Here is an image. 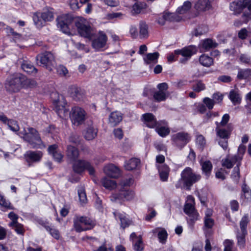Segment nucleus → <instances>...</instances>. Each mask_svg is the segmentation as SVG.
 <instances>
[{"label":"nucleus","mask_w":251,"mask_h":251,"mask_svg":"<svg viewBox=\"0 0 251 251\" xmlns=\"http://www.w3.org/2000/svg\"><path fill=\"white\" fill-rule=\"evenodd\" d=\"M95 226V221L88 217H76L74 219V226L78 232L92 229Z\"/></svg>","instance_id":"nucleus-3"},{"label":"nucleus","mask_w":251,"mask_h":251,"mask_svg":"<svg viewBox=\"0 0 251 251\" xmlns=\"http://www.w3.org/2000/svg\"><path fill=\"white\" fill-rule=\"evenodd\" d=\"M102 185L106 189L112 190L116 188V182L115 180H111L107 177L103 178L101 180Z\"/></svg>","instance_id":"nucleus-31"},{"label":"nucleus","mask_w":251,"mask_h":251,"mask_svg":"<svg viewBox=\"0 0 251 251\" xmlns=\"http://www.w3.org/2000/svg\"><path fill=\"white\" fill-rule=\"evenodd\" d=\"M0 205L10 209H14V207L11 205L10 203L6 201L3 196H0Z\"/></svg>","instance_id":"nucleus-55"},{"label":"nucleus","mask_w":251,"mask_h":251,"mask_svg":"<svg viewBox=\"0 0 251 251\" xmlns=\"http://www.w3.org/2000/svg\"><path fill=\"white\" fill-rule=\"evenodd\" d=\"M143 241L141 236H139L137 240L134 243V249L137 251L143 250Z\"/></svg>","instance_id":"nucleus-50"},{"label":"nucleus","mask_w":251,"mask_h":251,"mask_svg":"<svg viewBox=\"0 0 251 251\" xmlns=\"http://www.w3.org/2000/svg\"><path fill=\"white\" fill-rule=\"evenodd\" d=\"M184 212L189 217L188 222L192 225L198 219L199 214L193 203H186L184 206Z\"/></svg>","instance_id":"nucleus-11"},{"label":"nucleus","mask_w":251,"mask_h":251,"mask_svg":"<svg viewBox=\"0 0 251 251\" xmlns=\"http://www.w3.org/2000/svg\"><path fill=\"white\" fill-rule=\"evenodd\" d=\"M199 61L202 65L205 67H209L213 63V59L205 54H202L200 57Z\"/></svg>","instance_id":"nucleus-32"},{"label":"nucleus","mask_w":251,"mask_h":251,"mask_svg":"<svg viewBox=\"0 0 251 251\" xmlns=\"http://www.w3.org/2000/svg\"><path fill=\"white\" fill-rule=\"evenodd\" d=\"M156 131L162 137H165L170 133L169 128H166L164 126L156 127Z\"/></svg>","instance_id":"nucleus-46"},{"label":"nucleus","mask_w":251,"mask_h":251,"mask_svg":"<svg viewBox=\"0 0 251 251\" xmlns=\"http://www.w3.org/2000/svg\"><path fill=\"white\" fill-rule=\"evenodd\" d=\"M191 2L189 1H186L184 2L183 5L181 7L177 8V12L180 14H184L191 8Z\"/></svg>","instance_id":"nucleus-38"},{"label":"nucleus","mask_w":251,"mask_h":251,"mask_svg":"<svg viewBox=\"0 0 251 251\" xmlns=\"http://www.w3.org/2000/svg\"><path fill=\"white\" fill-rule=\"evenodd\" d=\"M119 217L121 221V226L123 229H125L131 224V221L126 218L124 215L120 214Z\"/></svg>","instance_id":"nucleus-43"},{"label":"nucleus","mask_w":251,"mask_h":251,"mask_svg":"<svg viewBox=\"0 0 251 251\" xmlns=\"http://www.w3.org/2000/svg\"><path fill=\"white\" fill-rule=\"evenodd\" d=\"M78 194L80 202L84 204L86 203L87 202V199L86 193L83 188H81L78 190Z\"/></svg>","instance_id":"nucleus-47"},{"label":"nucleus","mask_w":251,"mask_h":251,"mask_svg":"<svg viewBox=\"0 0 251 251\" xmlns=\"http://www.w3.org/2000/svg\"><path fill=\"white\" fill-rule=\"evenodd\" d=\"M201 165L202 172L205 174L206 175L208 176L212 169V164L209 160L205 161H201Z\"/></svg>","instance_id":"nucleus-34"},{"label":"nucleus","mask_w":251,"mask_h":251,"mask_svg":"<svg viewBox=\"0 0 251 251\" xmlns=\"http://www.w3.org/2000/svg\"><path fill=\"white\" fill-rule=\"evenodd\" d=\"M160 179L162 181H166L169 174L170 169L165 164H161L157 166Z\"/></svg>","instance_id":"nucleus-25"},{"label":"nucleus","mask_w":251,"mask_h":251,"mask_svg":"<svg viewBox=\"0 0 251 251\" xmlns=\"http://www.w3.org/2000/svg\"><path fill=\"white\" fill-rule=\"evenodd\" d=\"M214 220L209 217H205L204 218V226L208 228H211L214 225Z\"/></svg>","instance_id":"nucleus-62"},{"label":"nucleus","mask_w":251,"mask_h":251,"mask_svg":"<svg viewBox=\"0 0 251 251\" xmlns=\"http://www.w3.org/2000/svg\"><path fill=\"white\" fill-rule=\"evenodd\" d=\"M163 18L166 21L170 22H178L179 21V17L177 15L174 13H165L163 14Z\"/></svg>","instance_id":"nucleus-42"},{"label":"nucleus","mask_w":251,"mask_h":251,"mask_svg":"<svg viewBox=\"0 0 251 251\" xmlns=\"http://www.w3.org/2000/svg\"><path fill=\"white\" fill-rule=\"evenodd\" d=\"M73 97L76 100H80L83 98V96L80 92V90L76 88L74 92L73 93Z\"/></svg>","instance_id":"nucleus-59"},{"label":"nucleus","mask_w":251,"mask_h":251,"mask_svg":"<svg viewBox=\"0 0 251 251\" xmlns=\"http://www.w3.org/2000/svg\"><path fill=\"white\" fill-rule=\"evenodd\" d=\"M57 96V99L53 100V103L55 105V108L57 111V112L59 114L62 111L65 112V105L66 104L65 102L63 101V98L62 96H59L58 94L57 93H53L51 94V97L53 99V97Z\"/></svg>","instance_id":"nucleus-13"},{"label":"nucleus","mask_w":251,"mask_h":251,"mask_svg":"<svg viewBox=\"0 0 251 251\" xmlns=\"http://www.w3.org/2000/svg\"><path fill=\"white\" fill-rule=\"evenodd\" d=\"M158 237L159 241L162 243H164L166 241L167 237V233L165 229H161L158 233Z\"/></svg>","instance_id":"nucleus-48"},{"label":"nucleus","mask_w":251,"mask_h":251,"mask_svg":"<svg viewBox=\"0 0 251 251\" xmlns=\"http://www.w3.org/2000/svg\"><path fill=\"white\" fill-rule=\"evenodd\" d=\"M41 17L45 22L50 21L53 18V14L51 11H46L41 13Z\"/></svg>","instance_id":"nucleus-44"},{"label":"nucleus","mask_w":251,"mask_h":251,"mask_svg":"<svg viewBox=\"0 0 251 251\" xmlns=\"http://www.w3.org/2000/svg\"><path fill=\"white\" fill-rule=\"evenodd\" d=\"M247 233L241 232L238 233L237 235V238L238 240V245L241 246L242 247H244L245 244V237Z\"/></svg>","instance_id":"nucleus-49"},{"label":"nucleus","mask_w":251,"mask_h":251,"mask_svg":"<svg viewBox=\"0 0 251 251\" xmlns=\"http://www.w3.org/2000/svg\"><path fill=\"white\" fill-rule=\"evenodd\" d=\"M66 156L68 160L72 162L75 161L79 156V151L74 146L69 145L66 150Z\"/></svg>","instance_id":"nucleus-15"},{"label":"nucleus","mask_w":251,"mask_h":251,"mask_svg":"<svg viewBox=\"0 0 251 251\" xmlns=\"http://www.w3.org/2000/svg\"><path fill=\"white\" fill-rule=\"evenodd\" d=\"M70 142L75 144H79L80 142V137L76 134L73 133L69 137Z\"/></svg>","instance_id":"nucleus-60"},{"label":"nucleus","mask_w":251,"mask_h":251,"mask_svg":"<svg viewBox=\"0 0 251 251\" xmlns=\"http://www.w3.org/2000/svg\"><path fill=\"white\" fill-rule=\"evenodd\" d=\"M45 228L48 230L51 235L56 239H58L60 237V234L58 230L52 228L49 226H45Z\"/></svg>","instance_id":"nucleus-52"},{"label":"nucleus","mask_w":251,"mask_h":251,"mask_svg":"<svg viewBox=\"0 0 251 251\" xmlns=\"http://www.w3.org/2000/svg\"><path fill=\"white\" fill-rule=\"evenodd\" d=\"M70 118L73 124L78 126L84 121L85 112L79 107H74L71 112Z\"/></svg>","instance_id":"nucleus-9"},{"label":"nucleus","mask_w":251,"mask_h":251,"mask_svg":"<svg viewBox=\"0 0 251 251\" xmlns=\"http://www.w3.org/2000/svg\"><path fill=\"white\" fill-rule=\"evenodd\" d=\"M217 45L218 44L214 42L213 40L210 39H207L204 40L202 45V48L206 50L215 48L217 47Z\"/></svg>","instance_id":"nucleus-36"},{"label":"nucleus","mask_w":251,"mask_h":251,"mask_svg":"<svg viewBox=\"0 0 251 251\" xmlns=\"http://www.w3.org/2000/svg\"><path fill=\"white\" fill-rule=\"evenodd\" d=\"M140 163V161L139 159L132 158L126 163L125 168L126 170L131 171L136 169Z\"/></svg>","instance_id":"nucleus-29"},{"label":"nucleus","mask_w":251,"mask_h":251,"mask_svg":"<svg viewBox=\"0 0 251 251\" xmlns=\"http://www.w3.org/2000/svg\"><path fill=\"white\" fill-rule=\"evenodd\" d=\"M119 197L121 199L125 198L127 201H130L133 199L134 193L133 191L130 190H123L120 192L119 196L116 194L112 196V200L116 201L117 199L119 198Z\"/></svg>","instance_id":"nucleus-22"},{"label":"nucleus","mask_w":251,"mask_h":251,"mask_svg":"<svg viewBox=\"0 0 251 251\" xmlns=\"http://www.w3.org/2000/svg\"><path fill=\"white\" fill-rule=\"evenodd\" d=\"M11 226L18 233L22 234L23 233V226L21 224L18 223V222H15Z\"/></svg>","instance_id":"nucleus-63"},{"label":"nucleus","mask_w":251,"mask_h":251,"mask_svg":"<svg viewBox=\"0 0 251 251\" xmlns=\"http://www.w3.org/2000/svg\"><path fill=\"white\" fill-rule=\"evenodd\" d=\"M36 60L39 61L50 72L52 71L55 65L54 57L50 51H46L38 54L36 56Z\"/></svg>","instance_id":"nucleus-7"},{"label":"nucleus","mask_w":251,"mask_h":251,"mask_svg":"<svg viewBox=\"0 0 251 251\" xmlns=\"http://www.w3.org/2000/svg\"><path fill=\"white\" fill-rule=\"evenodd\" d=\"M146 4L144 2H136L132 7V13L133 14H139L141 12V10L145 8Z\"/></svg>","instance_id":"nucleus-40"},{"label":"nucleus","mask_w":251,"mask_h":251,"mask_svg":"<svg viewBox=\"0 0 251 251\" xmlns=\"http://www.w3.org/2000/svg\"><path fill=\"white\" fill-rule=\"evenodd\" d=\"M89 166V162L83 160H78L74 161L73 169L75 173L80 174Z\"/></svg>","instance_id":"nucleus-14"},{"label":"nucleus","mask_w":251,"mask_h":251,"mask_svg":"<svg viewBox=\"0 0 251 251\" xmlns=\"http://www.w3.org/2000/svg\"><path fill=\"white\" fill-rule=\"evenodd\" d=\"M23 135L22 138L26 142H28L33 148H37L42 143L41 139L37 130L31 127L24 128L23 131L20 133Z\"/></svg>","instance_id":"nucleus-2"},{"label":"nucleus","mask_w":251,"mask_h":251,"mask_svg":"<svg viewBox=\"0 0 251 251\" xmlns=\"http://www.w3.org/2000/svg\"><path fill=\"white\" fill-rule=\"evenodd\" d=\"M25 81V77L21 74L13 75L5 83L7 91L11 92H17L22 88Z\"/></svg>","instance_id":"nucleus-5"},{"label":"nucleus","mask_w":251,"mask_h":251,"mask_svg":"<svg viewBox=\"0 0 251 251\" xmlns=\"http://www.w3.org/2000/svg\"><path fill=\"white\" fill-rule=\"evenodd\" d=\"M237 77L240 80L250 79L251 78V69H239Z\"/></svg>","instance_id":"nucleus-30"},{"label":"nucleus","mask_w":251,"mask_h":251,"mask_svg":"<svg viewBox=\"0 0 251 251\" xmlns=\"http://www.w3.org/2000/svg\"><path fill=\"white\" fill-rule=\"evenodd\" d=\"M233 129L231 124H228L226 127L217 126L216 131L218 137L219 144L223 148L226 150L228 147L227 140L229 138L231 132Z\"/></svg>","instance_id":"nucleus-4"},{"label":"nucleus","mask_w":251,"mask_h":251,"mask_svg":"<svg viewBox=\"0 0 251 251\" xmlns=\"http://www.w3.org/2000/svg\"><path fill=\"white\" fill-rule=\"evenodd\" d=\"M242 192L245 199H249L251 198V190L247 186V184L244 183L242 186Z\"/></svg>","instance_id":"nucleus-51"},{"label":"nucleus","mask_w":251,"mask_h":251,"mask_svg":"<svg viewBox=\"0 0 251 251\" xmlns=\"http://www.w3.org/2000/svg\"><path fill=\"white\" fill-rule=\"evenodd\" d=\"M105 173L109 177L112 178H117L120 175V170L116 166L110 165L104 168Z\"/></svg>","instance_id":"nucleus-20"},{"label":"nucleus","mask_w":251,"mask_h":251,"mask_svg":"<svg viewBox=\"0 0 251 251\" xmlns=\"http://www.w3.org/2000/svg\"><path fill=\"white\" fill-rule=\"evenodd\" d=\"M249 222V217L248 215H245L242 218L240 222V226L241 228V232L247 233L246 228Z\"/></svg>","instance_id":"nucleus-39"},{"label":"nucleus","mask_w":251,"mask_h":251,"mask_svg":"<svg viewBox=\"0 0 251 251\" xmlns=\"http://www.w3.org/2000/svg\"><path fill=\"white\" fill-rule=\"evenodd\" d=\"M57 72L58 74L61 76H65L68 73V70L66 68L61 65L57 68Z\"/></svg>","instance_id":"nucleus-64"},{"label":"nucleus","mask_w":251,"mask_h":251,"mask_svg":"<svg viewBox=\"0 0 251 251\" xmlns=\"http://www.w3.org/2000/svg\"><path fill=\"white\" fill-rule=\"evenodd\" d=\"M201 178V176L195 174L191 168H185L181 174V180L183 182L184 186L190 189L191 186Z\"/></svg>","instance_id":"nucleus-6"},{"label":"nucleus","mask_w":251,"mask_h":251,"mask_svg":"<svg viewBox=\"0 0 251 251\" xmlns=\"http://www.w3.org/2000/svg\"><path fill=\"white\" fill-rule=\"evenodd\" d=\"M229 98L234 105L239 104L241 102V99L240 95L235 90H232L230 92Z\"/></svg>","instance_id":"nucleus-33"},{"label":"nucleus","mask_w":251,"mask_h":251,"mask_svg":"<svg viewBox=\"0 0 251 251\" xmlns=\"http://www.w3.org/2000/svg\"><path fill=\"white\" fill-rule=\"evenodd\" d=\"M211 7L209 0H198L195 5V8L199 11H206Z\"/></svg>","instance_id":"nucleus-26"},{"label":"nucleus","mask_w":251,"mask_h":251,"mask_svg":"<svg viewBox=\"0 0 251 251\" xmlns=\"http://www.w3.org/2000/svg\"><path fill=\"white\" fill-rule=\"evenodd\" d=\"M8 126L10 129L13 131H19L20 127L17 124V122L14 120H9Z\"/></svg>","instance_id":"nucleus-53"},{"label":"nucleus","mask_w":251,"mask_h":251,"mask_svg":"<svg viewBox=\"0 0 251 251\" xmlns=\"http://www.w3.org/2000/svg\"><path fill=\"white\" fill-rule=\"evenodd\" d=\"M233 243L229 240H226L224 242L225 249L224 251H232V247Z\"/></svg>","instance_id":"nucleus-61"},{"label":"nucleus","mask_w":251,"mask_h":251,"mask_svg":"<svg viewBox=\"0 0 251 251\" xmlns=\"http://www.w3.org/2000/svg\"><path fill=\"white\" fill-rule=\"evenodd\" d=\"M48 151L49 153L52 156L54 160L58 162H62L63 155L60 151H58V146L57 145L53 144L50 146L48 148Z\"/></svg>","instance_id":"nucleus-17"},{"label":"nucleus","mask_w":251,"mask_h":251,"mask_svg":"<svg viewBox=\"0 0 251 251\" xmlns=\"http://www.w3.org/2000/svg\"><path fill=\"white\" fill-rule=\"evenodd\" d=\"M168 96V92H163L159 91L154 92L153 94V98L158 102L165 100Z\"/></svg>","instance_id":"nucleus-35"},{"label":"nucleus","mask_w":251,"mask_h":251,"mask_svg":"<svg viewBox=\"0 0 251 251\" xmlns=\"http://www.w3.org/2000/svg\"><path fill=\"white\" fill-rule=\"evenodd\" d=\"M98 130L93 126H89L84 131V137L87 140H93L97 135Z\"/></svg>","instance_id":"nucleus-21"},{"label":"nucleus","mask_w":251,"mask_h":251,"mask_svg":"<svg viewBox=\"0 0 251 251\" xmlns=\"http://www.w3.org/2000/svg\"><path fill=\"white\" fill-rule=\"evenodd\" d=\"M18 63L21 65L22 69L27 73L34 75L37 73L38 70L27 61L20 59Z\"/></svg>","instance_id":"nucleus-16"},{"label":"nucleus","mask_w":251,"mask_h":251,"mask_svg":"<svg viewBox=\"0 0 251 251\" xmlns=\"http://www.w3.org/2000/svg\"><path fill=\"white\" fill-rule=\"evenodd\" d=\"M142 120L144 124L150 128H154L157 125L155 116L151 113H147L142 115Z\"/></svg>","instance_id":"nucleus-12"},{"label":"nucleus","mask_w":251,"mask_h":251,"mask_svg":"<svg viewBox=\"0 0 251 251\" xmlns=\"http://www.w3.org/2000/svg\"><path fill=\"white\" fill-rule=\"evenodd\" d=\"M203 28L199 26L197 28H196L194 31L193 34L195 36H198L205 33L207 31V28L205 26H203Z\"/></svg>","instance_id":"nucleus-54"},{"label":"nucleus","mask_w":251,"mask_h":251,"mask_svg":"<svg viewBox=\"0 0 251 251\" xmlns=\"http://www.w3.org/2000/svg\"><path fill=\"white\" fill-rule=\"evenodd\" d=\"M241 162H238L236 167L233 169V173L231 175V177L235 180L238 181L240 178V166Z\"/></svg>","instance_id":"nucleus-45"},{"label":"nucleus","mask_w":251,"mask_h":251,"mask_svg":"<svg viewBox=\"0 0 251 251\" xmlns=\"http://www.w3.org/2000/svg\"><path fill=\"white\" fill-rule=\"evenodd\" d=\"M245 8L244 0H237L230 3V9L233 11L234 14L240 13Z\"/></svg>","instance_id":"nucleus-19"},{"label":"nucleus","mask_w":251,"mask_h":251,"mask_svg":"<svg viewBox=\"0 0 251 251\" xmlns=\"http://www.w3.org/2000/svg\"><path fill=\"white\" fill-rule=\"evenodd\" d=\"M159 56V53L158 52L149 53L144 58V60L147 64H150L151 63L154 64L157 62Z\"/></svg>","instance_id":"nucleus-28"},{"label":"nucleus","mask_w":251,"mask_h":251,"mask_svg":"<svg viewBox=\"0 0 251 251\" xmlns=\"http://www.w3.org/2000/svg\"><path fill=\"white\" fill-rule=\"evenodd\" d=\"M197 52V47L195 46L191 45L182 48L181 50H176L175 51V54L176 55H181L184 58L180 60L181 63H185L193 54Z\"/></svg>","instance_id":"nucleus-10"},{"label":"nucleus","mask_w":251,"mask_h":251,"mask_svg":"<svg viewBox=\"0 0 251 251\" xmlns=\"http://www.w3.org/2000/svg\"><path fill=\"white\" fill-rule=\"evenodd\" d=\"M196 143L201 149H203L206 143L205 139L202 135H198L196 138Z\"/></svg>","instance_id":"nucleus-56"},{"label":"nucleus","mask_w":251,"mask_h":251,"mask_svg":"<svg viewBox=\"0 0 251 251\" xmlns=\"http://www.w3.org/2000/svg\"><path fill=\"white\" fill-rule=\"evenodd\" d=\"M58 27L64 33H69L71 24L74 23L80 36L91 38L93 35L91 27L87 24L85 19L82 17L73 18L67 14L60 16L57 19Z\"/></svg>","instance_id":"nucleus-1"},{"label":"nucleus","mask_w":251,"mask_h":251,"mask_svg":"<svg viewBox=\"0 0 251 251\" xmlns=\"http://www.w3.org/2000/svg\"><path fill=\"white\" fill-rule=\"evenodd\" d=\"M191 140L190 134L185 132H179L172 136V140L174 145L182 149Z\"/></svg>","instance_id":"nucleus-8"},{"label":"nucleus","mask_w":251,"mask_h":251,"mask_svg":"<svg viewBox=\"0 0 251 251\" xmlns=\"http://www.w3.org/2000/svg\"><path fill=\"white\" fill-rule=\"evenodd\" d=\"M27 162L30 165L33 162H38L41 159L42 153L40 151H28L25 155Z\"/></svg>","instance_id":"nucleus-18"},{"label":"nucleus","mask_w":251,"mask_h":251,"mask_svg":"<svg viewBox=\"0 0 251 251\" xmlns=\"http://www.w3.org/2000/svg\"><path fill=\"white\" fill-rule=\"evenodd\" d=\"M148 27L145 22L141 21L140 23V36L141 38H146L148 36Z\"/></svg>","instance_id":"nucleus-37"},{"label":"nucleus","mask_w":251,"mask_h":251,"mask_svg":"<svg viewBox=\"0 0 251 251\" xmlns=\"http://www.w3.org/2000/svg\"><path fill=\"white\" fill-rule=\"evenodd\" d=\"M106 36L104 34L100 35L92 42V46L96 50H99L103 48L106 42Z\"/></svg>","instance_id":"nucleus-24"},{"label":"nucleus","mask_w":251,"mask_h":251,"mask_svg":"<svg viewBox=\"0 0 251 251\" xmlns=\"http://www.w3.org/2000/svg\"><path fill=\"white\" fill-rule=\"evenodd\" d=\"M242 158L238 155H234L231 159L226 158L223 160L222 166L226 167L227 169L231 168L236 163L240 162Z\"/></svg>","instance_id":"nucleus-23"},{"label":"nucleus","mask_w":251,"mask_h":251,"mask_svg":"<svg viewBox=\"0 0 251 251\" xmlns=\"http://www.w3.org/2000/svg\"><path fill=\"white\" fill-rule=\"evenodd\" d=\"M122 120V116L121 113L115 111L112 112L109 117V123L112 126H115Z\"/></svg>","instance_id":"nucleus-27"},{"label":"nucleus","mask_w":251,"mask_h":251,"mask_svg":"<svg viewBox=\"0 0 251 251\" xmlns=\"http://www.w3.org/2000/svg\"><path fill=\"white\" fill-rule=\"evenodd\" d=\"M229 119V116L227 114H225L222 118V120L220 123L216 122V126H224L226 125V124L228 123Z\"/></svg>","instance_id":"nucleus-57"},{"label":"nucleus","mask_w":251,"mask_h":251,"mask_svg":"<svg viewBox=\"0 0 251 251\" xmlns=\"http://www.w3.org/2000/svg\"><path fill=\"white\" fill-rule=\"evenodd\" d=\"M203 102L209 109H212L215 103L213 100L208 98H205L203 100Z\"/></svg>","instance_id":"nucleus-58"},{"label":"nucleus","mask_w":251,"mask_h":251,"mask_svg":"<svg viewBox=\"0 0 251 251\" xmlns=\"http://www.w3.org/2000/svg\"><path fill=\"white\" fill-rule=\"evenodd\" d=\"M205 85L201 80H197L192 86L193 90L196 92L199 93L205 89Z\"/></svg>","instance_id":"nucleus-41"}]
</instances>
